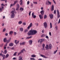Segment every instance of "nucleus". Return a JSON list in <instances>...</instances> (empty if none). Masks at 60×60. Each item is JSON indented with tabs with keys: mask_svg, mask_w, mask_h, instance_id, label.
Wrapping results in <instances>:
<instances>
[{
	"mask_svg": "<svg viewBox=\"0 0 60 60\" xmlns=\"http://www.w3.org/2000/svg\"><path fill=\"white\" fill-rule=\"evenodd\" d=\"M37 31L36 30H30L29 31L28 33V34L29 36H30V35H33L36 34V33H37Z\"/></svg>",
	"mask_w": 60,
	"mask_h": 60,
	"instance_id": "1",
	"label": "nucleus"
},
{
	"mask_svg": "<svg viewBox=\"0 0 60 60\" xmlns=\"http://www.w3.org/2000/svg\"><path fill=\"white\" fill-rule=\"evenodd\" d=\"M11 13L12 14H11V18H14V17H15V14L14 13V11H12Z\"/></svg>",
	"mask_w": 60,
	"mask_h": 60,
	"instance_id": "2",
	"label": "nucleus"
},
{
	"mask_svg": "<svg viewBox=\"0 0 60 60\" xmlns=\"http://www.w3.org/2000/svg\"><path fill=\"white\" fill-rule=\"evenodd\" d=\"M57 18H59L60 17V13H59V11L57 10Z\"/></svg>",
	"mask_w": 60,
	"mask_h": 60,
	"instance_id": "3",
	"label": "nucleus"
},
{
	"mask_svg": "<svg viewBox=\"0 0 60 60\" xmlns=\"http://www.w3.org/2000/svg\"><path fill=\"white\" fill-rule=\"evenodd\" d=\"M32 17L33 18V19H35L36 18V16L35 15H34V12H33L32 14Z\"/></svg>",
	"mask_w": 60,
	"mask_h": 60,
	"instance_id": "4",
	"label": "nucleus"
},
{
	"mask_svg": "<svg viewBox=\"0 0 60 60\" xmlns=\"http://www.w3.org/2000/svg\"><path fill=\"white\" fill-rule=\"evenodd\" d=\"M43 24L44 27L45 28H47V22H45Z\"/></svg>",
	"mask_w": 60,
	"mask_h": 60,
	"instance_id": "5",
	"label": "nucleus"
},
{
	"mask_svg": "<svg viewBox=\"0 0 60 60\" xmlns=\"http://www.w3.org/2000/svg\"><path fill=\"white\" fill-rule=\"evenodd\" d=\"M49 15L51 19H52L53 18V15L52 14H50Z\"/></svg>",
	"mask_w": 60,
	"mask_h": 60,
	"instance_id": "6",
	"label": "nucleus"
},
{
	"mask_svg": "<svg viewBox=\"0 0 60 60\" xmlns=\"http://www.w3.org/2000/svg\"><path fill=\"white\" fill-rule=\"evenodd\" d=\"M32 26H33V24L32 23H31L30 24V26H28V29H29L30 28V27H32Z\"/></svg>",
	"mask_w": 60,
	"mask_h": 60,
	"instance_id": "7",
	"label": "nucleus"
},
{
	"mask_svg": "<svg viewBox=\"0 0 60 60\" xmlns=\"http://www.w3.org/2000/svg\"><path fill=\"white\" fill-rule=\"evenodd\" d=\"M54 5H53L52 6L51 11H54Z\"/></svg>",
	"mask_w": 60,
	"mask_h": 60,
	"instance_id": "8",
	"label": "nucleus"
},
{
	"mask_svg": "<svg viewBox=\"0 0 60 60\" xmlns=\"http://www.w3.org/2000/svg\"><path fill=\"white\" fill-rule=\"evenodd\" d=\"M29 42L30 45H31L32 44L33 41L32 40H30L29 41Z\"/></svg>",
	"mask_w": 60,
	"mask_h": 60,
	"instance_id": "9",
	"label": "nucleus"
},
{
	"mask_svg": "<svg viewBox=\"0 0 60 60\" xmlns=\"http://www.w3.org/2000/svg\"><path fill=\"white\" fill-rule=\"evenodd\" d=\"M39 16L41 19H43V16H41V15H39Z\"/></svg>",
	"mask_w": 60,
	"mask_h": 60,
	"instance_id": "10",
	"label": "nucleus"
},
{
	"mask_svg": "<svg viewBox=\"0 0 60 60\" xmlns=\"http://www.w3.org/2000/svg\"><path fill=\"white\" fill-rule=\"evenodd\" d=\"M26 44V42H22V43H20V45H24L25 44Z\"/></svg>",
	"mask_w": 60,
	"mask_h": 60,
	"instance_id": "11",
	"label": "nucleus"
},
{
	"mask_svg": "<svg viewBox=\"0 0 60 60\" xmlns=\"http://www.w3.org/2000/svg\"><path fill=\"white\" fill-rule=\"evenodd\" d=\"M46 49H49V45H47L45 47Z\"/></svg>",
	"mask_w": 60,
	"mask_h": 60,
	"instance_id": "12",
	"label": "nucleus"
},
{
	"mask_svg": "<svg viewBox=\"0 0 60 60\" xmlns=\"http://www.w3.org/2000/svg\"><path fill=\"white\" fill-rule=\"evenodd\" d=\"M40 13L42 15H44V11L42 10L40 12Z\"/></svg>",
	"mask_w": 60,
	"mask_h": 60,
	"instance_id": "13",
	"label": "nucleus"
},
{
	"mask_svg": "<svg viewBox=\"0 0 60 60\" xmlns=\"http://www.w3.org/2000/svg\"><path fill=\"white\" fill-rule=\"evenodd\" d=\"M11 39V38H9V40H8L7 41V43H9V42H10V41Z\"/></svg>",
	"mask_w": 60,
	"mask_h": 60,
	"instance_id": "14",
	"label": "nucleus"
},
{
	"mask_svg": "<svg viewBox=\"0 0 60 60\" xmlns=\"http://www.w3.org/2000/svg\"><path fill=\"white\" fill-rule=\"evenodd\" d=\"M24 51H26L25 50V49H23L22 50H21V51L20 52L21 53H23V52Z\"/></svg>",
	"mask_w": 60,
	"mask_h": 60,
	"instance_id": "15",
	"label": "nucleus"
},
{
	"mask_svg": "<svg viewBox=\"0 0 60 60\" xmlns=\"http://www.w3.org/2000/svg\"><path fill=\"white\" fill-rule=\"evenodd\" d=\"M9 45L10 46H13V44L12 43H11L9 44Z\"/></svg>",
	"mask_w": 60,
	"mask_h": 60,
	"instance_id": "16",
	"label": "nucleus"
},
{
	"mask_svg": "<svg viewBox=\"0 0 60 60\" xmlns=\"http://www.w3.org/2000/svg\"><path fill=\"white\" fill-rule=\"evenodd\" d=\"M41 57H43V58H47L44 55H43L42 54L41 55Z\"/></svg>",
	"mask_w": 60,
	"mask_h": 60,
	"instance_id": "17",
	"label": "nucleus"
},
{
	"mask_svg": "<svg viewBox=\"0 0 60 60\" xmlns=\"http://www.w3.org/2000/svg\"><path fill=\"white\" fill-rule=\"evenodd\" d=\"M41 57H43V58H47L44 55H43L42 54L41 55Z\"/></svg>",
	"mask_w": 60,
	"mask_h": 60,
	"instance_id": "18",
	"label": "nucleus"
},
{
	"mask_svg": "<svg viewBox=\"0 0 60 60\" xmlns=\"http://www.w3.org/2000/svg\"><path fill=\"white\" fill-rule=\"evenodd\" d=\"M45 45L44 44H43L42 45V47H43V50H44V47H45Z\"/></svg>",
	"mask_w": 60,
	"mask_h": 60,
	"instance_id": "19",
	"label": "nucleus"
},
{
	"mask_svg": "<svg viewBox=\"0 0 60 60\" xmlns=\"http://www.w3.org/2000/svg\"><path fill=\"white\" fill-rule=\"evenodd\" d=\"M19 3L20 5H22V0H20V2Z\"/></svg>",
	"mask_w": 60,
	"mask_h": 60,
	"instance_id": "20",
	"label": "nucleus"
},
{
	"mask_svg": "<svg viewBox=\"0 0 60 60\" xmlns=\"http://www.w3.org/2000/svg\"><path fill=\"white\" fill-rule=\"evenodd\" d=\"M13 33V31H11L9 32V34H10L11 35H12V34Z\"/></svg>",
	"mask_w": 60,
	"mask_h": 60,
	"instance_id": "21",
	"label": "nucleus"
},
{
	"mask_svg": "<svg viewBox=\"0 0 60 60\" xmlns=\"http://www.w3.org/2000/svg\"><path fill=\"white\" fill-rule=\"evenodd\" d=\"M36 56L35 55H31V57H35Z\"/></svg>",
	"mask_w": 60,
	"mask_h": 60,
	"instance_id": "22",
	"label": "nucleus"
},
{
	"mask_svg": "<svg viewBox=\"0 0 60 60\" xmlns=\"http://www.w3.org/2000/svg\"><path fill=\"white\" fill-rule=\"evenodd\" d=\"M50 28L51 29L52 27V23L51 22L50 23Z\"/></svg>",
	"mask_w": 60,
	"mask_h": 60,
	"instance_id": "23",
	"label": "nucleus"
},
{
	"mask_svg": "<svg viewBox=\"0 0 60 60\" xmlns=\"http://www.w3.org/2000/svg\"><path fill=\"white\" fill-rule=\"evenodd\" d=\"M49 48L50 49H51V48H52V45L51 44H50L49 45Z\"/></svg>",
	"mask_w": 60,
	"mask_h": 60,
	"instance_id": "24",
	"label": "nucleus"
},
{
	"mask_svg": "<svg viewBox=\"0 0 60 60\" xmlns=\"http://www.w3.org/2000/svg\"><path fill=\"white\" fill-rule=\"evenodd\" d=\"M20 10L21 11H23L24 10V9L22 8H20Z\"/></svg>",
	"mask_w": 60,
	"mask_h": 60,
	"instance_id": "25",
	"label": "nucleus"
},
{
	"mask_svg": "<svg viewBox=\"0 0 60 60\" xmlns=\"http://www.w3.org/2000/svg\"><path fill=\"white\" fill-rule=\"evenodd\" d=\"M6 38H5L3 40L4 42H6Z\"/></svg>",
	"mask_w": 60,
	"mask_h": 60,
	"instance_id": "26",
	"label": "nucleus"
},
{
	"mask_svg": "<svg viewBox=\"0 0 60 60\" xmlns=\"http://www.w3.org/2000/svg\"><path fill=\"white\" fill-rule=\"evenodd\" d=\"M32 37V36H30V37H28L26 38V39H29L30 38H31Z\"/></svg>",
	"mask_w": 60,
	"mask_h": 60,
	"instance_id": "27",
	"label": "nucleus"
},
{
	"mask_svg": "<svg viewBox=\"0 0 60 60\" xmlns=\"http://www.w3.org/2000/svg\"><path fill=\"white\" fill-rule=\"evenodd\" d=\"M20 31H21V32H22V31H23V29L22 28H20Z\"/></svg>",
	"mask_w": 60,
	"mask_h": 60,
	"instance_id": "28",
	"label": "nucleus"
},
{
	"mask_svg": "<svg viewBox=\"0 0 60 60\" xmlns=\"http://www.w3.org/2000/svg\"><path fill=\"white\" fill-rule=\"evenodd\" d=\"M38 42H40V43H42V40H41V39L40 40H39L38 41Z\"/></svg>",
	"mask_w": 60,
	"mask_h": 60,
	"instance_id": "29",
	"label": "nucleus"
},
{
	"mask_svg": "<svg viewBox=\"0 0 60 60\" xmlns=\"http://www.w3.org/2000/svg\"><path fill=\"white\" fill-rule=\"evenodd\" d=\"M9 56V55L8 54H7L6 55V58H7V57H8Z\"/></svg>",
	"mask_w": 60,
	"mask_h": 60,
	"instance_id": "30",
	"label": "nucleus"
},
{
	"mask_svg": "<svg viewBox=\"0 0 60 60\" xmlns=\"http://www.w3.org/2000/svg\"><path fill=\"white\" fill-rule=\"evenodd\" d=\"M47 18V15H45L44 16V19H46Z\"/></svg>",
	"mask_w": 60,
	"mask_h": 60,
	"instance_id": "31",
	"label": "nucleus"
},
{
	"mask_svg": "<svg viewBox=\"0 0 60 60\" xmlns=\"http://www.w3.org/2000/svg\"><path fill=\"white\" fill-rule=\"evenodd\" d=\"M4 52L5 54H6V53H7V50H5L4 51Z\"/></svg>",
	"mask_w": 60,
	"mask_h": 60,
	"instance_id": "32",
	"label": "nucleus"
},
{
	"mask_svg": "<svg viewBox=\"0 0 60 60\" xmlns=\"http://www.w3.org/2000/svg\"><path fill=\"white\" fill-rule=\"evenodd\" d=\"M22 23V21H19V24H21Z\"/></svg>",
	"mask_w": 60,
	"mask_h": 60,
	"instance_id": "33",
	"label": "nucleus"
},
{
	"mask_svg": "<svg viewBox=\"0 0 60 60\" xmlns=\"http://www.w3.org/2000/svg\"><path fill=\"white\" fill-rule=\"evenodd\" d=\"M45 36V35L44 34H43L41 36V37H44Z\"/></svg>",
	"mask_w": 60,
	"mask_h": 60,
	"instance_id": "34",
	"label": "nucleus"
},
{
	"mask_svg": "<svg viewBox=\"0 0 60 60\" xmlns=\"http://www.w3.org/2000/svg\"><path fill=\"white\" fill-rule=\"evenodd\" d=\"M57 50H56V51H54V54H56V52H57Z\"/></svg>",
	"mask_w": 60,
	"mask_h": 60,
	"instance_id": "35",
	"label": "nucleus"
},
{
	"mask_svg": "<svg viewBox=\"0 0 60 60\" xmlns=\"http://www.w3.org/2000/svg\"><path fill=\"white\" fill-rule=\"evenodd\" d=\"M48 3L50 4V5H51V2H50L49 1H48Z\"/></svg>",
	"mask_w": 60,
	"mask_h": 60,
	"instance_id": "36",
	"label": "nucleus"
},
{
	"mask_svg": "<svg viewBox=\"0 0 60 60\" xmlns=\"http://www.w3.org/2000/svg\"><path fill=\"white\" fill-rule=\"evenodd\" d=\"M17 8H19V5L18 4H17Z\"/></svg>",
	"mask_w": 60,
	"mask_h": 60,
	"instance_id": "37",
	"label": "nucleus"
},
{
	"mask_svg": "<svg viewBox=\"0 0 60 60\" xmlns=\"http://www.w3.org/2000/svg\"><path fill=\"white\" fill-rule=\"evenodd\" d=\"M56 10H55L54 12V14H56Z\"/></svg>",
	"mask_w": 60,
	"mask_h": 60,
	"instance_id": "38",
	"label": "nucleus"
},
{
	"mask_svg": "<svg viewBox=\"0 0 60 60\" xmlns=\"http://www.w3.org/2000/svg\"><path fill=\"white\" fill-rule=\"evenodd\" d=\"M3 45H4V44H2L0 45V46L1 47H2L3 46Z\"/></svg>",
	"mask_w": 60,
	"mask_h": 60,
	"instance_id": "39",
	"label": "nucleus"
},
{
	"mask_svg": "<svg viewBox=\"0 0 60 60\" xmlns=\"http://www.w3.org/2000/svg\"><path fill=\"white\" fill-rule=\"evenodd\" d=\"M25 33H26L27 32H28V30H27L26 29L25 30Z\"/></svg>",
	"mask_w": 60,
	"mask_h": 60,
	"instance_id": "40",
	"label": "nucleus"
},
{
	"mask_svg": "<svg viewBox=\"0 0 60 60\" xmlns=\"http://www.w3.org/2000/svg\"><path fill=\"white\" fill-rule=\"evenodd\" d=\"M30 60H35V59L34 58H31L30 59Z\"/></svg>",
	"mask_w": 60,
	"mask_h": 60,
	"instance_id": "41",
	"label": "nucleus"
},
{
	"mask_svg": "<svg viewBox=\"0 0 60 60\" xmlns=\"http://www.w3.org/2000/svg\"><path fill=\"white\" fill-rule=\"evenodd\" d=\"M5 30H6V29L5 28H4L3 30V32H5Z\"/></svg>",
	"mask_w": 60,
	"mask_h": 60,
	"instance_id": "42",
	"label": "nucleus"
},
{
	"mask_svg": "<svg viewBox=\"0 0 60 60\" xmlns=\"http://www.w3.org/2000/svg\"><path fill=\"white\" fill-rule=\"evenodd\" d=\"M16 54H17V52H15L14 54V56H16Z\"/></svg>",
	"mask_w": 60,
	"mask_h": 60,
	"instance_id": "43",
	"label": "nucleus"
},
{
	"mask_svg": "<svg viewBox=\"0 0 60 60\" xmlns=\"http://www.w3.org/2000/svg\"><path fill=\"white\" fill-rule=\"evenodd\" d=\"M31 11H30L29 13V15L30 16L31 15Z\"/></svg>",
	"mask_w": 60,
	"mask_h": 60,
	"instance_id": "44",
	"label": "nucleus"
},
{
	"mask_svg": "<svg viewBox=\"0 0 60 60\" xmlns=\"http://www.w3.org/2000/svg\"><path fill=\"white\" fill-rule=\"evenodd\" d=\"M2 56L3 57H5V55L2 54Z\"/></svg>",
	"mask_w": 60,
	"mask_h": 60,
	"instance_id": "45",
	"label": "nucleus"
},
{
	"mask_svg": "<svg viewBox=\"0 0 60 60\" xmlns=\"http://www.w3.org/2000/svg\"><path fill=\"white\" fill-rule=\"evenodd\" d=\"M29 3H30L29 1H28L27 2V4H28H28H29Z\"/></svg>",
	"mask_w": 60,
	"mask_h": 60,
	"instance_id": "46",
	"label": "nucleus"
},
{
	"mask_svg": "<svg viewBox=\"0 0 60 60\" xmlns=\"http://www.w3.org/2000/svg\"><path fill=\"white\" fill-rule=\"evenodd\" d=\"M23 24V25L24 26V25H26V22H23L22 23Z\"/></svg>",
	"mask_w": 60,
	"mask_h": 60,
	"instance_id": "47",
	"label": "nucleus"
},
{
	"mask_svg": "<svg viewBox=\"0 0 60 60\" xmlns=\"http://www.w3.org/2000/svg\"><path fill=\"white\" fill-rule=\"evenodd\" d=\"M58 28V27L57 26H56L55 27V28L56 29V30H57Z\"/></svg>",
	"mask_w": 60,
	"mask_h": 60,
	"instance_id": "48",
	"label": "nucleus"
},
{
	"mask_svg": "<svg viewBox=\"0 0 60 60\" xmlns=\"http://www.w3.org/2000/svg\"><path fill=\"white\" fill-rule=\"evenodd\" d=\"M46 38L47 39H49V37H48L47 36H46Z\"/></svg>",
	"mask_w": 60,
	"mask_h": 60,
	"instance_id": "49",
	"label": "nucleus"
},
{
	"mask_svg": "<svg viewBox=\"0 0 60 60\" xmlns=\"http://www.w3.org/2000/svg\"><path fill=\"white\" fill-rule=\"evenodd\" d=\"M14 34L15 35H16V34H17V33L16 32H14Z\"/></svg>",
	"mask_w": 60,
	"mask_h": 60,
	"instance_id": "50",
	"label": "nucleus"
},
{
	"mask_svg": "<svg viewBox=\"0 0 60 60\" xmlns=\"http://www.w3.org/2000/svg\"><path fill=\"white\" fill-rule=\"evenodd\" d=\"M49 35L51 36V32H49Z\"/></svg>",
	"mask_w": 60,
	"mask_h": 60,
	"instance_id": "51",
	"label": "nucleus"
},
{
	"mask_svg": "<svg viewBox=\"0 0 60 60\" xmlns=\"http://www.w3.org/2000/svg\"><path fill=\"white\" fill-rule=\"evenodd\" d=\"M18 43H19V41H17V42L16 43V44H18Z\"/></svg>",
	"mask_w": 60,
	"mask_h": 60,
	"instance_id": "52",
	"label": "nucleus"
},
{
	"mask_svg": "<svg viewBox=\"0 0 60 60\" xmlns=\"http://www.w3.org/2000/svg\"><path fill=\"white\" fill-rule=\"evenodd\" d=\"M53 1L54 2V4H56V2L55 1V0H53Z\"/></svg>",
	"mask_w": 60,
	"mask_h": 60,
	"instance_id": "53",
	"label": "nucleus"
},
{
	"mask_svg": "<svg viewBox=\"0 0 60 60\" xmlns=\"http://www.w3.org/2000/svg\"><path fill=\"white\" fill-rule=\"evenodd\" d=\"M5 36H8V33H6L5 34Z\"/></svg>",
	"mask_w": 60,
	"mask_h": 60,
	"instance_id": "54",
	"label": "nucleus"
},
{
	"mask_svg": "<svg viewBox=\"0 0 60 60\" xmlns=\"http://www.w3.org/2000/svg\"><path fill=\"white\" fill-rule=\"evenodd\" d=\"M46 4L47 5H49V4H48V2H46Z\"/></svg>",
	"mask_w": 60,
	"mask_h": 60,
	"instance_id": "55",
	"label": "nucleus"
},
{
	"mask_svg": "<svg viewBox=\"0 0 60 60\" xmlns=\"http://www.w3.org/2000/svg\"><path fill=\"white\" fill-rule=\"evenodd\" d=\"M2 10H3V9L1 8H0V11H2Z\"/></svg>",
	"mask_w": 60,
	"mask_h": 60,
	"instance_id": "56",
	"label": "nucleus"
},
{
	"mask_svg": "<svg viewBox=\"0 0 60 60\" xmlns=\"http://www.w3.org/2000/svg\"><path fill=\"white\" fill-rule=\"evenodd\" d=\"M6 49V46H4V49Z\"/></svg>",
	"mask_w": 60,
	"mask_h": 60,
	"instance_id": "57",
	"label": "nucleus"
},
{
	"mask_svg": "<svg viewBox=\"0 0 60 60\" xmlns=\"http://www.w3.org/2000/svg\"><path fill=\"white\" fill-rule=\"evenodd\" d=\"M13 6V4H11V5H10V8H11V6Z\"/></svg>",
	"mask_w": 60,
	"mask_h": 60,
	"instance_id": "58",
	"label": "nucleus"
},
{
	"mask_svg": "<svg viewBox=\"0 0 60 60\" xmlns=\"http://www.w3.org/2000/svg\"><path fill=\"white\" fill-rule=\"evenodd\" d=\"M13 60H15V59H16V58L15 57H14L13 58Z\"/></svg>",
	"mask_w": 60,
	"mask_h": 60,
	"instance_id": "59",
	"label": "nucleus"
},
{
	"mask_svg": "<svg viewBox=\"0 0 60 60\" xmlns=\"http://www.w3.org/2000/svg\"><path fill=\"white\" fill-rule=\"evenodd\" d=\"M17 2H18V1L16 0V1H15L14 3H15V4H16V3H17Z\"/></svg>",
	"mask_w": 60,
	"mask_h": 60,
	"instance_id": "60",
	"label": "nucleus"
},
{
	"mask_svg": "<svg viewBox=\"0 0 60 60\" xmlns=\"http://www.w3.org/2000/svg\"><path fill=\"white\" fill-rule=\"evenodd\" d=\"M41 39L42 41H44V39Z\"/></svg>",
	"mask_w": 60,
	"mask_h": 60,
	"instance_id": "61",
	"label": "nucleus"
},
{
	"mask_svg": "<svg viewBox=\"0 0 60 60\" xmlns=\"http://www.w3.org/2000/svg\"><path fill=\"white\" fill-rule=\"evenodd\" d=\"M41 9L42 10L43 9V7H41Z\"/></svg>",
	"mask_w": 60,
	"mask_h": 60,
	"instance_id": "62",
	"label": "nucleus"
},
{
	"mask_svg": "<svg viewBox=\"0 0 60 60\" xmlns=\"http://www.w3.org/2000/svg\"><path fill=\"white\" fill-rule=\"evenodd\" d=\"M60 23V19H59V22H58V24H59V23Z\"/></svg>",
	"mask_w": 60,
	"mask_h": 60,
	"instance_id": "63",
	"label": "nucleus"
},
{
	"mask_svg": "<svg viewBox=\"0 0 60 60\" xmlns=\"http://www.w3.org/2000/svg\"><path fill=\"white\" fill-rule=\"evenodd\" d=\"M2 26H4V23H3L2 24Z\"/></svg>",
	"mask_w": 60,
	"mask_h": 60,
	"instance_id": "64",
	"label": "nucleus"
}]
</instances>
